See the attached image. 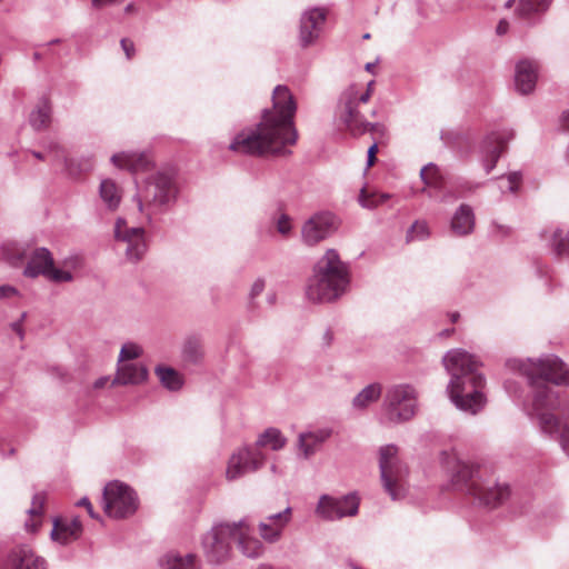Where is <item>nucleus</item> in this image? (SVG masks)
<instances>
[{
	"label": "nucleus",
	"mask_w": 569,
	"mask_h": 569,
	"mask_svg": "<svg viewBox=\"0 0 569 569\" xmlns=\"http://www.w3.org/2000/svg\"><path fill=\"white\" fill-rule=\"evenodd\" d=\"M18 293V290L9 284L0 286V299L9 298Z\"/></svg>",
	"instance_id": "49"
},
{
	"label": "nucleus",
	"mask_w": 569,
	"mask_h": 569,
	"mask_svg": "<svg viewBox=\"0 0 569 569\" xmlns=\"http://www.w3.org/2000/svg\"><path fill=\"white\" fill-rule=\"evenodd\" d=\"M326 18L327 12L323 9L313 8L303 12L299 29L301 47L307 48L318 40L323 30Z\"/></svg>",
	"instance_id": "19"
},
{
	"label": "nucleus",
	"mask_w": 569,
	"mask_h": 569,
	"mask_svg": "<svg viewBox=\"0 0 569 569\" xmlns=\"http://www.w3.org/2000/svg\"><path fill=\"white\" fill-rule=\"evenodd\" d=\"M274 299H276V296L274 295H269L268 296V300L270 303H273L274 302Z\"/></svg>",
	"instance_id": "63"
},
{
	"label": "nucleus",
	"mask_w": 569,
	"mask_h": 569,
	"mask_svg": "<svg viewBox=\"0 0 569 569\" xmlns=\"http://www.w3.org/2000/svg\"><path fill=\"white\" fill-rule=\"evenodd\" d=\"M331 429L322 428L310 432H302L298 438V447L306 459L315 455L320 446L331 437Z\"/></svg>",
	"instance_id": "26"
},
{
	"label": "nucleus",
	"mask_w": 569,
	"mask_h": 569,
	"mask_svg": "<svg viewBox=\"0 0 569 569\" xmlns=\"http://www.w3.org/2000/svg\"><path fill=\"white\" fill-rule=\"evenodd\" d=\"M509 28V23L506 20H501L497 26V33L502 36L507 33Z\"/></svg>",
	"instance_id": "51"
},
{
	"label": "nucleus",
	"mask_w": 569,
	"mask_h": 569,
	"mask_svg": "<svg viewBox=\"0 0 569 569\" xmlns=\"http://www.w3.org/2000/svg\"><path fill=\"white\" fill-rule=\"evenodd\" d=\"M287 443V439L282 436L281 431L277 428L266 429L258 438L257 447H270L277 451L282 449Z\"/></svg>",
	"instance_id": "37"
},
{
	"label": "nucleus",
	"mask_w": 569,
	"mask_h": 569,
	"mask_svg": "<svg viewBox=\"0 0 569 569\" xmlns=\"http://www.w3.org/2000/svg\"><path fill=\"white\" fill-rule=\"evenodd\" d=\"M251 527L248 520L246 519V525L239 526V531L237 530L236 540L238 541V546L241 552L248 558H258L263 553V545L257 538L250 537Z\"/></svg>",
	"instance_id": "27"
},
{
	"label": "nucleus",
	"mask_w": 569,
	"mask_h": 569,
	"mask_svg": "<svg viewBox=\"0 0 569 569\" xmlns=\"http://www.w3.org/2000/svg\"><path fill=\"white\" fill-rule=\"evenodd\" d=\"M543 237L550 243L551 250L557 257L569 258V230L556 228L549 237L545 231Z\"/></svg>",
	"instance_id": "32"
},
{
	"label": "nucleus",
	"mask_w": 569,
	"mask_h": 569,
	"mask_svg": "<svg viewBox=\"0 0 569 569\" xmlns=\"http://www.w3.org/2000/svg\"><path fill=\"white\" fill-rule=\"evenodd\" d=\"M349 284L347 266L336 250L329 249L316 263L306 296L312 302H331L345 293Z\"/></svg>",
	"instance_id": "4"
},
{
	"label": "nucleus",
	"mask_w": 569,
	"mask_h": 569,
	"mask_svg": "<svg viewBox=\"0 0 569 569\" xmlns=\"http://www.w3.org/2000/svg\"><path fill=\"white\" fill-rule=\"evenodd\" d=\"M451 229L458 236H467L475 229V214L469 204H460L451 219Z\"/></svg>",
	"instance_id": "29"
},
{
	"label": "nucleus",
	"mask_w": 569,
	"mask_h": 569,
	"mask_svg": "<svg viewBox=\"0 0 569 569\" xmlns=\"http://www.w3.org/2000/svg\"><path fill=\"white\" fill-rule=\"evenodd\" d=\"M3 569H47V561L38 556L32 548L22 545L10 550Z\"/></svg>",
	"instance_id": "20"
},
{
	"label": "nucleus",
	"mask_w": 569,
	"mask_h": 569,
	"mask_svg": "<svg viewBox=\"0 0 569 569\" xmlns=\"http://www.w3.org/2000/svg\"><path fill=\"white\" fill-rule=\"evenodd\" d=\"M176 194L177 187L173 176L167 172H157L146 180L134 199L140 212H143L146 207L147 217L150 220L152 214L172 202Z\"/></svg>",
	"instance_id": "6"
},
{
	"label": "nucleus",
	"mask_w": 569,
	"mask_h": 569,
	"mask_svg": "<svg viewBox=\"0 0 569 569\" xmlns=\"http://www.w3.org/2000/svg\"><path fill=\"white\" fill-rule=\"evenodd\" d=\"M58 43H60V39H53L50 42H48V46L58 44Z\"/></svg>",
	"instance_id": "62"
},
{
	"label": "nucleus",
	"mask_w": 569,
	"mask_h": 569,
	"mask_svg": "<svg viewBox=\"0 0 569 569\" xmlns=\"http://www.w3.org/2000/svg\"><path fill=\"white\" fill-rule=\"evenodd\" d=\"M148 378V369L142 363L118 365L112 386L140 385Z\"/></svg>",
	"instance_id": "24"
},
{
	"label": "nucleus",
	"mask_w": 569,
	"mask_h": 569,
	"mask_svg": "<svg viewBox=\"0 0 569 569\" xmlns=\"http://www.w3.org/2000/svg\"><path fill=\"white\" fill-rule=\"evenodd\" d=\"M102 503L107 516L114 519L128 518L139 507L138 496L133 489L118 480L106 485L102 493Z\"/></svg>",
	"instance_id": "11"
},
{
	"label": "nucleus",
	"mask_w": 569,
	"mask_h": 569,
	"mask_svg": "<svg viewBox=\"0 0 569 569\" xmlns=\"http://www.w3.org/2000/svg\"><path fill=\"white\" fill-rule=\"evenodd\" d=\"M264 287H266V282L263 279L259 278L257 279L253 283H252V287H251V290H250V297L253 299L256 297H258L263 290H264Z\"/></svg>",
	"instance_id": "45"
},
{
	"label": "nucleus",
	"mask_w": 569,
	"mask_h": 569,
	"mask_svg": "<svg viewBox=\"0 0 569 569\" xmlns=\"http://www.w3.org/2000/svg\"><path fill=\"white\" fill-rule=\"evenodd\" d=\"M120 44H121L122 50L126 53L127 59L128 60L132 59V57L136 53L133 42L130 41L129 39L123 38V39H121Z\"/></svg>",
	"instance_id": "44"
},
{
	"label": "nucleus",
	"mask_w": 569,
	"mask_h": 569,
	"mask_svg": "<svg viewBox=\"0 0 569 569\" xmlns=\"http://www.w3.org/2000/svg\"><path fill=\"white\" fill-rule=\"evenodd\" d=\"M162 569H200L198 557L193 553L181 556L176 552L167 553L160 561Z\"/></svg>",
	"instance_id": "30"
},
{
	"label": "nucleus",
	"mask_w": 569,
	"mask_h": 569,
	"mask_svg": "<svg viewBox=\"0 0 569 569\" xmlns=\"http://www.w3.org/2000/svg\"><path fill=\"white\" fill-rule=\"evenodd\" d=\"M513 138V131L501 129L490 132L481 143L482 162L486 173H490L496 167L507 143Z\"/></svg>",
	"instance_id": "18"
},
{
	"label": "nucleus",
	"mask_w": 569,
	"mask_h": 569,
	"mask_svg": "<svg viewBox=\"0 0 569 569\" xmlns=\"http://www.w3.org/2000/svg\"><path fill=\"white\" fill-rule=\"evenodd\" d=\"M264 463V456L257 448H242L234 452L226 470L228 480H236L248 472L260 469Z\"/></svg>",
	"instance_id": "16"
},
{
	"label": "nucleus",
	"mask_w": 569,
	"mask_h": 569,
	"mask_svg": "<svg viewBox=\"0 0 569 569\" xmlns=\"http://www.w3.org/2000/svg\"><path fill=\"white\" fill-rule=\"evenodd\" d=\"M337 229L336 217L330 212H320L308 219L301 230L302 241L315 246L332 234Z\"/></svg>",
	"instance_id": "17"
},
{
	"label": "nucleus",
	"mask_w": 569,
	"mask_h": 569,
	"mask_svg": "<svg viewBox=\"0 0 569 569\" xmlns=\"http://www.w3.org/2000/svg\"><path fill=\"white\" fill-rule=\"evenodd\" d=\"M141 355H142V348L139 345L133 343V342H127L122 346V348L120 350L118 365L128 363L127 361L137 359Z\"/></svg>",
	"instance_id": "39"
},
{
	"label": "nucleus",
	"mask_w": 569,
	"mask_h": 569,
	"mask_svg": "<svg viewBox=\"0 0 569 569\" xmlns=\"http://www.w3.org/2000/svg\"><path fill=\"white\" fill-rule=\"evenodd\" d=\"M450 317H451V321L456 322L459 319V313L458 312H453V313H451Z\"/></svg>",
	"instance_id": "57"
},
{
	"label": "nucleus",
	"mask_w": 569,
	"mask_h": 569,
	"mask_svg": "<svg viewBox=\"0 0 569 569\" xmlns=\"http://www.w3.org/2000/svg\"><path fill=\"white\" fill-rule=\"evenodd\" d=\"M77 506L78 507H84L88 511V515L92 518V519H98L99 516L94 512L93 510V507L90 502V500L87 498V497H82L78 502H77Z\"/></svg>",
	"instance_id": "46"
},
{
	"label": "nucleus",
	"mask_w": 569,
	"mask_h": 569,
	"mask_svg": "<svg viewBox=\"0 0 569 569\" xmlns=\"http://www.w3.org/2000/svg\"><path fill=\"white\" fill-rule=\"evenodd\" d=\"M323 340H325V343L326 346H329L332 341V333L330 330H327L323 335Z\"/></svg>",
	"instance_id": "55"
},
{
	"label": "nucleus",
	"mask_w": 569,
	"mask_h": 569,
	"mask_svg": "<svg viewBox=\"0 0 569 569\" xmlns=\"http://www.w3.org/2000/svg\"><path fill=\"white\" fill-rule=\"evenodd\" d=\"M451 379L447 392L452 403L471 415L478 413L486 405L482 392L486 380L478 371V360L463 349H452L442 358Z\"/></svg>",
	"instance_id": "2"
},
{
	"label": "nucleus",
	"mask_w": 569,
	"mask_h": 569,
	"mask_svg": "<svg viewBox=\"0 0 569 569\" xmlns=\"http://www.w3.org/2000/svg\"><path fill=\"white\" fill-rule=\"evenodd\" d=\"M359 510V498L355 493L341 498H333L328 495L320 497L317 512L327 520L353 517Z\"/></svg>",
	"instance_id": "15"
},
{
	"label": "nucleus",
	"mask_w": 569,
	"mask_h": 569,
	"mask_svg": "<svg viewBox=\"0 0 569 569\" xmlns=\"http://www.w3.org/2000/svg\"><path fill=\"white\" fill-rule=\"evenodd\" d=\"M382 387L378 382L366 386L352 400V407L363 410L376 402L381 396Z\"/></svg>",
	"instance_id": "35"
},
{
	"label": "nucleus",
	"mask_w": 569,
	"mask_h": 569,
	"mask_svg": "<svg viewBox=\"0 0 569 569\" xmlns=\"http://www.w3.org/2000/svg\"><path fill=\"white\" fill-rule=\"evenodd\" d=\"M518 369L527 377L529 383L542 381L556 386L569 387V366L555 355H547L537 360H519Z\"/></svg>",
	"instance_id": "7"
},
{
	"label": "nucleus",
	"mask_w": 569,
	"mask_h": 569,
	"mask_svg": "<svg viewBox=\"0 0 569 569\" xmlns=\"http://www.w3.org/2000/svg\"><path fill=\"white\" fill-rule=\"evenodd\" d=\"M99 194L103 203L110 210H116L121 201L118 186L111 179H103L100 183Z\"/></svg>",
	"instance_id": "36"
},
{
	"label": "nucleus",
	"mask_w": 569,
	"mask_h": 569,
	"mask_svg": "<svg viewBox=\"0 0 569 569\" xmlns=\"http://www.w3.org/2000/svg\"><path fill=\"white\" fill-rule=\"evenodd\" d=\"M479 184H472L468 181L460 183L457 187L458 197H463L466 192H472L475 191Z\"/></svg>",
	"instance_id": "47"
},
{
	"label": "nucleus",
	"mask_w": 569,
	"mask_h": 569,
	"mask_svg": "<svg viewBox=\"0 0 569 569\" xmlns=\"http://www.w3.org/2000/svg\"><path fill=\"white\" fill-rule=\"evenodd\" d=\"M44 501H46V496L43 492H37L32 497L31 507L28 509V515H29L30 519H28L24 522V527H26L27 531L34 532L40 527Z\"/></svg>",
	"instance_id": "34"
},
{
	"label": "nucleus",
	"mask_w": 569,
	"mask_h": 569,
	"mask_svg": "<svg viewBox=\"0 0 569 569\" xmlns=\"http://www.w3.org/2000/svg\"><path fill=\"white\" fill-rule=\"evenodd\" d=\"M378 151V142L373 141V143L369 147L367 152V166L371 167L376 161V154Z\"/></svg>",
	"instance_id": "48"
},
{
	"label": "nucleus",
	"mask_w": 569,
	"mask_h": 569,
	"mask_svg": "<svg viewBox=\"0 0 569 569\" xmlns=\"http://www.w3.org/2000/svg\"><path fill=\"white\" fill-rule=\"evenodd\" d=\"M437 173V167L432 163L425 166L420 171V178L426 184H432V176Z\"/></svg>",
	"instance_id": "43"
},
{
	"label": "nucleus",
	"mask_w": 569,
	"mask_h": 569,
	"mask_svg": "<svg viewBox=\"0 0 569 569\" xmlns=\"http://www.w3.org/2000/svg\"><path fill=\"white\" fill-rule=\"evenodd\" d=\"M32 154L33 157H36L37 159L39 160H42L43 159V154L41 152H38V151H32Z\"/></svg>",
	"instance_id": "56"
},
{
	"label": "nucleus",
	"mask_w": 569,
	"mask_h": 569,
	"mask_svg": "<svg viewBox=\"0 0 569 569\" xmlns=\"http://www.w3.org/2000/svg\"><path fill=\"white\" fill-rule=\"evenodd\" d=\"M19 260L28 259L23 274L28 278H37L39 276L46 277L52 282H70L73 276L70 271L61 270L54 267V260L44 247H39L30 252L24 250L18 257Z\"/></svg>",
	"instance_id": "13"
},
{
	"label": "nucleus",
	"mask_w": 569,
	"mask_h": 569,
	"mask_svg": "<svg viewBox=\"0 0 569 569\" xmlns=\"http://www.w3.org/2000/svg\"><path fill=\"white\" fill-rule=\"evenodd\" d=\"M41 58H42V56H41V53H40V52L36 51V52L33 53V59H34L36 61L40 60Z\"/></svg>",
	"instance_id": "58"
},
{
	"label": "nucleus",
	"mask_w": 569,
	"mask_h": 569,
	"mask_svg": "<svg viewBox=\"0 0 569 569\" xmlns=\"http://www.w3.org/2000/svg\"><path fill=\"white\" fill-rule=\"evenodd\" d=\"M385 419L389 423L410 420L417 409V391L411 385H396L388 389L385 398Z\"/></svg>",
	"instance_id": "12"
},
{
	"label": "nucleus",
	"mask_w": 569,
	"mask_h": 569,
	"mask_svg": "<svg viewBox=\"0 0 569 569\" xmlns=\"http://www.w3.org/2000/svg\"><path fill=\"white\" fill-rule=\"evenodd\" d=\"M379 471L385 491L392 500L402 498L406 493L408 468L398 456L395 445H386L379 449Z\"/></svg>",
	"instance_id": "8"
},
{
	"label": "nucleus",
	"mask_w": 569,
	"mask_h": 569,
	"mask_svg": "<svg viewBox=\"0 0 569 569\" xmlns=\"http://www.w3.org/2000/svg\"><path fill=\"white\" fill-rule=\"evenodd\" d=\"M114 237L127 244L126 257L129 261L137 262L146 254L148 246L143 228L128 227L127 221L119 218L114 226Z\"/></svg>",
	"instance_id": "14"
},
{
	"label": "nucleus",
	"mask_w": 569,
	"mask_h": 569,
	"mask_svg": "<svg viewBox=\"0 0 569 569\" xmlns=\"http://www.w3.org/2000/svg\"><path fill=\"white\" fill-rule=\"evenodd\" d=\"M440 459L446 469L451 471L452 485L473 496L480 505L497 508L509 497V487L485 480L479 467L462 461L455 450L442 451Z\"/></svg>",
	"instance_id": "3"
},
{
	"label": "nucleus",
	"mask_w": 569,
	"mask_h": 569,
	"mask_svg": "<svg viewBox=\"0 0 569 569\" xmlns=\"http://www.w3.org/2000/svg\"><path fill=\"white\" fill-rule=\"evenodd\" d=\"M537 64L529 60H521L516 66L515 86L519 93L528 94L533 91L537 82Z\"/></svg>",
	"instance_id": "23"
},
{
	"label": "nucleus",
	"mask_w": 569,
	"mask_h": 569,
	"mask_svg": "<svg viewBox=\"0 0 569 569\" xmlns=\"http://www.w3.org/2000/svg\"><path fill=\"white\" fill-rule=\"evenodd\" d=\"M291 519V508L287 507L283 511L277 512L266 518L258 526L260 537L269 542H277L282 535L283 529Z\"/></svg>",
	"instance_id": "21"
},
{
	"label": "nucleus",
	"mask_w": 569,
	"mask_h": 569,
	"mask_svg": "<svg viewBox=\"0 0 569 569\" xmlns=\"http://www.w3.org/2000/svg\"><path fill=\"white\" fill-rule=\"evenodd\" d=\"M516 0H507V2L505 3V7L506 8H511L513 6Z\"/></svg>",
	"instance_id": "61"
},
{
	"label": "nucleus",
	"mask_w": 569,
	"mask_h": 569,
	"mask_svg": "<svg viewBox=\"0 0 569 569\" xmlns=\"http://www.w3.org/2000/svg\"><path fill=\"white\" fill-rule=\"evenodd\" d=\"M375 81H369L367 84V89L365 91L360 90V94H368V100L370 99L373 91Z\"/></svg>",
	"instance_id": "52"
},
{
	"label": "nucleus",
	"mask_w": 569,
	"mask_h": 569,
	"mask_svg": "<svg viewBox=\"0 0 569 569\" xmlns=\"http://www.w3.org/2000/svg\"><path fill=\"white\" fill-rule=\"evenodd\" d=\"M429 236L428 226L426 222L416 221L407 231V242L413 240H423Z\"/></svg>",
	"instance_id": "40"
},
{
	"label": "nucleus",
	"mask_w": 569,
	"mask_h": 569,
	"mask_svg": "<svg viewBox=\"0 0 569 569\" xmlns=\"http://www.w3.org/2000/svg\"><path fill=\"white\" fill-rule=\"evenodd\" d=\"M272 107L262 110L256 130L238 133L230 149L250 156H288L287 146L296 144L298 132L293 123L297 111L295 97L287 86L278 84L272 91Z\"/></svg>",
	"instance_id": "1"
},
{
	"label": "nucleus",
	"mask_w": 569,
	"mask_h": 569,
	"mask_svg": "<svg viewBox=\"0 0 569 569\" xmlns=\"http://www.w3.org/2000/svg\"><path fill=\"white\" fill-rule=\"evenodd\" d=\"M553 0H519L516 13L519 18L529 20L536 16L543 14Z\"/></svg>",
	"instance_id": "33"
},
{
	"label": "nucleus",
	"mask_w": 569,
	"mask_h": 569,
	"mask_svg": "<svg viewBox=\"0 0 569 569\" xmlns=\"http://www.w3.org/2000/svg\"><path fill=\"white\" fill-rule=\"evenodd\" d=\"M12 330L19 335V337L22 339L23 338V330H22V326L20 322H14L12 323Z\"/></svg>",
	"instance_id": "53"
},
{
	"label": "nucleus",
	"mask_w": 569,
	"mask_h": 569,
	"mask_svg": "<svg viewBox=\"0 0 569 569\" xmlns=\"http://www.w3.org/2000/svg\"><path fill=\"white\" fill-rule=\"evenodd\" d=\"M367 102L368 94H360L358 84L352 83L340 93L336 113L346 129L355 137L368 132V121L360 112L361 104Z\"/></svg>",
	"instance_id": "10"
},
{
	"label": "nucleus",
	"mask_w": 569,
	"mask_h": 569,
	"mask_svg": "<svg viewBox=\"0 0 569 569\" xmlns=\"http://www.w3.org/2000/svg\"><path fill=\"white\" fill-rule=\"evenodd\" d=\"M124 11H126L127 13L132 12V11H133V4H131V3H130V4H128V6L124 8Z\"/></svg>",
	"instance_id": "59"
},
{
	"label": "nucleus",
	"mask_w": 569,
	"mask_h": 569,
	"mask_svg": "<svg viewBox=\"0 0 569 569\" xmlns=\"http://www.w3.org/2000/svg\"><path fill=\"white\" fill-rule=\"evenodd\" d=\"M506 179H507L506 186L500 184L501 191L507 190L512 193L517 192L519 190V187L522 181L521 172L520 171L510 172L506 176Z\"/></svg>",
	"instance_id": "41"
},
{
	"label": "nucleus",
	"mask_w": 569,
	"mask_h": 569,
	"mask_svg": "<svg viewBox=\"0 0 569 569\" xmlns=\"http://www.w3.org/2000/svg\"><path fill=\"white\" fill-rule=\"evenodd\" d=\"M82 532V523L79 518H73L71 521L54 520L51 538L62 545H67L72 540L78 539Z\"/></svg>",
	"instance_id": "28"
},
{
	"label": "nucleus",
	"mask_w": 569,
	"mask_h": 569,
	"mask_svg": "<svg viewBox=\"0 0 569 569\" xmlns=\"http://www.w3.org/2000/svg\"><path fill=\"white\" fill-rule=\"evenodd\" d=\"M51 104L47 98H41L29 116L30 126L41 131L49 127L51 121Z\"/></svg>",
	"instance_id": "31"
},
{
	"label": "nucleus",
	"mask_w": 569,
	"mask_h": 569,
	"mask_svg": "<svg viewBox=\"0 0 569 569\" xmlns=\"http://www.w3.org/2000/svg\"><path fill=\"white\" fill-rule=\"evenodd\" d=\"M107 382H108V378L101 377L94 381L93 386H94V388L99 389V388H102Z\"/></svg>",
	"instance_id": "54"
},
{
	"label": "nucleus",
	"mask_w": 569,
	"mask_h": 569,
	"mask_svg": "<svg viewBox=\"0 0 569 569\" xmlns=\"http://www.w3.org/2000/svg\"><path fill=\"white\" fill-rule=\"evenodd\" d=\"M246 525V518L238 522L214 525L201 539L203 555L209 563L219 565L226 561L231 552L239 526Z\"/></svg>",
	"instance_id": "9"
},
{
	"label": "nucleus",
	"mask_w": 569,
	"mask_h": 569,
	"mask_svg": "<svg viewBox=\"0 0 569 569\" xmlns=\"http://www.w3.org/2000/svg\"><path fill=\"white\" fill-rule=\"evenodd\" d=\"M276 227H277V230L279 233L283 234V236H288L291 231V219L288 214H284L282 213L277 222H276Z\"/></svg>",
	"instance_id": "42"
},
{
	"label": "nucleus",
	"mask_w": 569,
	"mask_h": 569,
	"mask_svg": "<svg viewBox=\"0 0 569 569\" xmlns=\"http://www.w3.org/2000/svg\"><path fill=\"white\" fill-rule=\"evenodd\" d=\"M451 331H452V329L451 330L447 329V330H443L440 335L448 336V335H450Z\"/></svg>",
	"instance_id": "64"
},
{
	"label": "nucleus",
	"mask_w": 569,
	"mask_h": 569,
	"mask_svg": "<svg viewBox=\"0 0 569 569\" xmlns=\"http://www.w3.org/2000/svg\"><path fill=\"white\" fill-rule=\"evenodd\" d=\"M180 359L184 368L197 367L203 362V341L199 336L190 335L184 338L180 349Z\"/></svg>",
	"instance_id": "22"
},
{
	"label": "nucleus",
	"mask_w": 569,
	"mask_h": 569,
	"mask_svg": "<svg viewBox=\"0 0 569 569\" xmlns=\"http://www.w3.org/2000/svg\"><path fill=\"white\" fill-rule=\"evenodd\" d=\"M111 162L118 168H124L137 173L151 167V159L146 152H119L111 157Z\"/></svg>",
	"instance_id": "25"
},
{
	"label": "nucleus",
	"mask_w": 569,
	"mask_h": 569,
	"mask_svg": "<svg viewBox=\"0 0 569 569\" xmlns=\"http://www.w3.org/2000/svg\"><path fill=\"white\" fill-rule=\"evenodd\" d=\"M373 68H375V64H373V63H371V62H369V63H367V64H366V70H367V71H372V70H373Z\"/></svg>",
	"instance_id": "60"
},
{
	"label": "nucleus",
	"mask_w": 569,
	"mask_h": 569,
	"mask_svg": "<svg viewBox=\"0 0 569 569\" xmlns=\"http://www.w3.org/2000/svg\"><path fill=\"white\" fill-rule=\"evenodd\" d=\"M532 388V408L542 433L557 439L563 451L569 456V421L561 420L550 410L558 407L557 392L542 381L529 383Z\"/></svg>",
	"instance_id": "5"
},
{
	"label": "nucleus",
	"mask_w": 569,
	"mask_h": 569,
	"mask_svg": "<svg viewBox=\"0 0 569 569\" xmlns=\"http://www.w3.org/2000/svg\"><path fill=\"white\" fill-rule=\"evenodd\" d=\"M368 131H370L373 134H376V133L383 134L385 127L378 122H375V123L368 122Z\"/></svg>",
	"instance_id": "50"
},
{
	"label": "nucleus",
	"mask_w": 569,
	"mask_h": 569,
	"mask_svg": "<svg viewBox=\"0 0 569 569\" xmlns=\"http://www.w3.org/2000/svg\"><path fill=\"white\" fill-rule=\"evenodd\" d=\"M156 375L158 376L162 386L171 391H177L182 387V378L178 371L170 367H157Z\"/></svg>",
	"instance_id": "38"
}]
</instances>
